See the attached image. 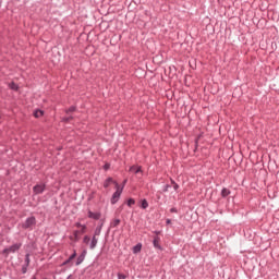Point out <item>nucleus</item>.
Returning <instances> with one entry per match:
<instances>
[{
    "mask_svg": "<svg viewBox=\"0 0 279 279\" xmlns=\"http://www.w3.org/2000/svg\"><path fill=\"white\" fill-rule=\"evenodd\" d=\"M116 189L117 191L111 197V204H117V202H119V198L121 197V194L123 193V187H121L119 183H116Z\"/></svg>",
    "mask_w": 279,
    "mask_h": 279,
    "instance_id": "nucleus-1",
    "label": "nucleus"
},
{
    "mask_svg": "<svg viewBox=\"0 0 279 279\" xmlns=\"http://www.w3.org/2000/svg\"><path fill=\"white\" fill-rule=\"evenodd\" d=\"M33 226H36V218L35 217H29L23 222L22 227L27 230L32 228Z\"/></svg>",
    "mask_w": 279,
    "mask_h": 279,
    "instance_id": "nucleus-2",
    "label": "nucleus"
},
{
    "mask_svg": "<svg viewBox=\"0 0 279 279\" xmlns=\"http://www.w3.org/2000/svg\"><path fill=\"white\" fill-rule=\"evenodd\" d=\"M19 250H21V244H13L11 247L5 248L3 254H12L14 252H19Z\"/></svg>",
    "mask_w": 279,
    "mask_h": 279,
    "instance_id": "nucleus-3",
    "label": "nucleus"
},
{
    "mask_svg": "<svg viewBox=\"0 0 279 279\" xmlns=\"http://www.w3.org/2000/svg\"><path fill=\"white\" fill-rule=\"evenodd\" d=\"M35 195H40V193L45 192V184H37L33 187Z\"/></svg>",
    "mask_w": 279,
    "mask_h": 279,
    "instance_id": "nucleus-4",
    "label": "nucleus"
},
{
    "mask_svg": "<svg viewBox=\"0 0 279 279\" xmlns=\"http://www.w3.org/2000/svg\"><path fill=\"white\" fill-rule=\"evenodd\" d=\"M87 216L89 219H95V221H98V219H101L100 213H93V211L88 210Z\"/></svg>",
    "mask_w": 279,
    "mask_h": 279,
    "instance_id": "nucleus-5",
    "label": "nucleus"
},
{
    "mask_svg": "<svg viewBox=\"0 0 279 279\" xmlns=\"http://www.w3.org/2000/svg\"><path fill=\"white\" fill-rule=\"evenodd\" d=\"M110 184H114V186H117V184H119L117 181H113L112 178H108L105 183H104V187L108 189V186H110Z\"/></svg>",
    "mask_w": 279,
    "mask_h": 279,
    "instance_id": "nucleus-6",
    "label": "nucleus"
},
{
    "mask_svg": "<svg viewBox=\"0 0 279 279\" xmlns=\"http://www.w3.org/2000/svg\"><path fill=\"white\" fill-rule=\"evenodd\" d=\"M97 243H98L97 236L94 235L90 242V250H95V247H97Z\"/></svg>",
    "mask_w": 279,
    "mask_h": 279,
    "instance_id": "nucleus-7",
    "label": "nucleus"
},
{
    "mask_svg": "<svg viewBox=\"0 0 279 279\" xmlns=\"http://www.w3.org/2000/svg\"><path fill=\"white\" fill-rule=\"evenodd\" d=\"M43 114H45V112L43 110H36L34 112L35 119H40V117H43Z\"/></svg>",
    "mask_w": 279,
    "mask_h": 279,
    "instance_id": "nucleus-8",
    "label": "nucleus"
},
{
    "mask_svg": "<svg viewBox=\"0 0 279 279\" xmlns=\"http://www.w3.org/2000/svg\"><path fill=\"white\" fill-rule=\"evenodd\" d=\"M130 171H131L132 173H141V167L132 166V167L130 168Z\"/></svg>",
    "mask_w": 279,
    "mask_h": 279,
    "instance_id": "nucleus-9",
    "label": "nucleus"
},
{
    "mask_svg": "<svg viewBox=\"0 0 279 279\" xmlns=\"http://www.w3.org/2000/svg\"><path fill=\"white\" fill-rule=\"evenodd\" d=\"M153 243H154V247H157L158 250H160V238H155Z\"/></svg>",
    "mask_w": 279,
    "mask_h": 279,
    "instance_id": "nucleus-10",
    "label": "nucleus"
},
{
    "mask_svg": "<svg viewBox=\"0 0 279 279\" xmlns=\"http://www.w3.org/2000/svg\"><path fill=\"white\" fill-rule=\"evenodd\" d=\"M75 256H77V253L74 251V253L69 257L68 260H65L63 263V265H69V263H71V260H73V258H75Z\"/></svg>",
    "mask_w": 279,
    "mask_h": 279,
    "instance_id": "nucleus-11",
    "label": "nucleus"
},
{
    "mask_svg": "<svg viewBox=\"0 0 279 279\" xmlns=\"http://www.w3.org/2000/svg\"><path fill=\"white\" fill-rule=\"evenodd\" d=\"M142 247H143V245H141V244L135 245L133 247V253L134 254H138V252H141Z\"/></svg>",
    "mask_w": 279,
    "mask_h": 279,
    "instance_id": "nucleus-12",
    "label": "nucleus"
},
{
    "mask_svg": "<svg viewBox=\"0 0 279 279\" xmlns=\"http://www.w3.org/2000/svg\"><path fill=\"white\" fill-rule=\"evenodd\" d=\"M228 195H230V190H228V189H222V191H221V196L222 197H228Z\"/></svg>",
    "mask_w": 279,
    "mask_h": 279,
    "instance_id": "nucleus-13",
    "label": "nucleus"
},
{
    "mask_svg": "<svg viewBox=\"0 0 279 279\" xmlns=\"http://www.w3.org/2000/svg\"><path fill=\"white\" fill-rule=\"evenodd\" d=\"M9 87L11 88V90H19V85H16L15 83H10Z\"/></svg>",
    "mask_w": 279,
    "mask_h": 279,
    "instance_id": "nucleus-14",
    "label": "nucleus"
},
{
    "mask_svg": "<svg viewBox=\"0 0 279 279\" xmlns=\"http://www.w3.org/2000/svg\"><path fill=\"white\" fill-rule=\"evenodd\" d=\"M119 223H121V220H120V219H114V220L111 222V227H112V228H117V226H119Z\"/></svg>",
    "mask_w": 279,
    "mask_h": 279,
    "instance_id": "nucleus-15",
    "label": "nucleus"
},
{
    "mask_svg": "<svg viewBox=\"0 0 279 279\" xmlns=\"http://www.w3.org/2000/svg\"><path fill=\"white\" fill-rule=\"evenodd\" d=\"M149 203H147V199L142 201V208L145 210V208H148Z\"/></svg>",
    "mask_w": 279,
    "mask_h": 279,
    "instance_id": "nucleus-16",
    "label": "nucleus"
},
{
    "mask_svg": "<svg viewBox=\"0 0 279 279\" xmlns=\"http://www.w3.org/2000/svg\"><path fill=\"white\" fill-rule=\"evenodd\" d=\"M83 243H86V245H88L90 243V238L88 235H85L83 239Z\"/></svg>",
    "mask_w": 279,
    "mask_h": 279,
    "instance_id": "nucleus-17",
    "label": "nucleus"
},
{
    "mask_svg": "<svg viewBox=\"0 0 279 279\" xmlns=\"http://www.w3.org/2000/svg\"><path fill=\"white\" fill-rule=\"evenodd\" d=\"M136 204V202L134 201V198H130L128 201V206H134Z\"/></svg>",
    "mask_w": 279,
    "mask_h": 279,
    "instance_id": "nucleus-18",
    "label": "nucleus"
},
{
    "mask_svg": "<svg viewBox=\"0 0 279 279\" xmlns=\"http://www.w3.org/2000/svg\"><path fill=\"white\" fill-rule=\"evenodd\" d=\"M78 234H80V231H74L75 241H80Z\"/></svg>",
    "mask_w": 279,
    "mask_h": 279,
    "instance_id": "nucleus-19",
    "label": "nucleus"
},
{
    "mask_svg": "<svg viewBox=\"0 0 279 279\" xmlns=\"http://www.w3.org/2000/svg\"><path fill=\"white\" fill-rule=\"evenodd\" d=\"M173 184V189L174 191H178V189H180V185H178V183H175L174 181H171Z\"/></svg>",
    "mask_w": 279,
    "mask_h": 279,
    "instance_id": "nucleus-20",
    "label": "nucleus"
},
{
    "mask_svg": "<svg viewBox=\"0 0 279 279\" xmlns=\"http://www.w3.org/2000/svg\"><path fill=\"white\" fill-rule=\"evenodd\" d=\"M85 232H86V226H82L80 233H81V234H84Z\"/></svg>",
    "mask_w": 279,
    "mask_h": 279,
    "instance_id": "nucleus-21",
    "label": "nucleus"
},
{
    "mask_svg": "<svg viewBox=\"0 0 279 279\" xmlns=\"http://www.w3.org/2000/svg\"><path fill=\"white\" fill-rule=\"evenodd\" d=\"M68 112H75V107H70Z\"/></svg>",
    "mask_w": 279,
    "mask_h": 279,
    "instance_id": "nucleus-22",
    "label": "nucleus"
},
{
    "mask_svg": "<svg viewBox=\"0 0 279 279\" xmlns=\"http://www.w3.org/2000/svg\"><path fill=\"white\" fill-rule=\"evenodd\" d=\"M84 260V257H78V262H77V265H80V263H82Z\"/></svg>",
    "mask_w": 279,
    "mask_h": 279,
    "instance_id": "nucleus-23",
    "label": "nucleus"
},
{
    "mask_svg": "<svg viewBox=\"0 0 279 279\" xmlns=\"http://www.w3.org/2000/svg\"><path fill=\"white\" fill-rule=\"evenodd\" d=\"M75 226H76V228H82L83 225L80 222H76Z\"/></svg>",
    "mask_w": 279,
    "mask_h": 279,
    "instance_id": "nucleus-24",
    "label": "nucleus"
},
{
    "mask_svg": "<svg viewBox=\"0 0 279 279\" xmlns=\"http://www.w3.org/2000/svg\"><path fill=\"white\" fill-rule=\"evenodd\" d=\"M170 213H178V209L171 208V209H170Z\"/></svg>",
    "mask_w": 279,
    "mask_h": 279,
    "instance_id": "nucleus-25",
    "label": "nucleus"
},
{
    "mask_svg": "<svg viewBox=\"0 0 279 279\" xmlns=\"http://www.w3.org/2000/svg\"><path fill=\"white\" fill-rule=\"evenodd\" d=\"M125 184H128V179H125V180L123 181V186H122V189L125 186Z\"/></svg>",
    "mask_w": 279,
    "mask_h": 279,
    "instance_id": "nucleus-26",
    "label": "nucleus"
},
{
    "mask_svg": "<svg viewBox=\"0 0 279 279\" xmlns=\"http://www.w3.org/2000/svg\"><path fill=\"white\" fill-rule=\"evenodd\" d=\"M166 223H168V225L171 223V219H167Z\"/></svg>",
    "mask_w": 279,
    "mask_h": 279,
    "instance_id": "nucleus-27",
    "label": "nucleus"
},
{
    "mask_svg": "<svg viewBox=\"0 0 279 279\" xmlns=\"http://www.w3.org/2000/svg\"><path fill=\"white\" fill-rule=\"evenodd\" d=\"M105 169H110V165H106V166H105Z\"/></svg>",
    "mask_w": 279,
    "mask_h": 279,
    "instance_id": "nucleus-28",
    "label": "nucleus"
},
{
    "mask_svg": "<svg viewBox=\"0 0 279 279\" xmlns=\"http://www.w3.org/2000/svg\"><path fill=\"white\" fill-rule=\"evenodd\" d=\"M70 120H71V118H65V119H64V121H70Z\"/></svg>",
    "mask_w": 279,
    "mask_h": 279,
    "instance_id": "nucleus-29",
    "label": "nucleus"
},
{
    "mask_svg": "<svg viewBox=\"0 0 279 279\" xmlns=\"http://www.w3.org/2000/svg\"><path fill=\"white\" fill-rule=\"evenodd\" d=\"M165 191H169V185L166 186Z\"/></svg>",
    "mask_w": 279,
    "mask_h": 279,
    "instance_id": "nucleus-30",
    "label": "nucleus"
}]
</instances>
